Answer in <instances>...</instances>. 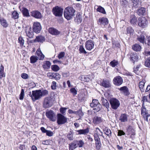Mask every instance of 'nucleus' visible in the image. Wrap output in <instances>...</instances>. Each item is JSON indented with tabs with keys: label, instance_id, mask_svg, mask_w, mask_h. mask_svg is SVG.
<instances>
[{
	"label": "nucleus",
	"instance_id": "49",
	"mask_svg": "<svg viewBox=\"0 0 150 150\" xmlns=\"http://www.w3.org/2000/svg\"><path fill=\"white\" fill-rule=\"evenodd\" d=\"M55 73L52 72H49L47 73V75L50 79H52L55 77Z\"/></svg>",
	"mask_w": 150,
	"mask_h": 150
},
{
	"label": "nucleus",
	"instance_id": "1",
	"mask_svg": "<svg viewBox=\"0 0 150 150\" xmlns=\"http://www.w3.org/2000/svg\"><path fill=\"white\" fill-rule=\"evenodd\" d=\"M75 11V10L71 7L68 6L66 8L64 12L65 18L67 20H71L74 15Z\"/></svg>",
	"mask_w": 150,
	"mask_h": 150
},
{
	"label": "nucleus",
	"instance_id": "21",
	"mask_svg": "<svg viewBox=\"0 0 150 150\" xmlns=\"http://www.w3.org/2000/svg\"><path fill=\"white\" fill-rule=\"evenodd\" d=\"M130 22L132 25H135L137 23V18L134 15H131L130 17Z\"/></svg>",
	"mask_w": 150,
	"mask_h": 150
},
{
	"label": "nucleus",
	"instance_id": "63",
	"mask_svg": "<svg viewBox=\"0 0 150 150\" xmlns=\"http://www.w3.org/2000/svg\"><path fill=\"white\" fill-rule=\"evenodd\" d=\"M55 74L54 75L55 77H54V78H55L57 80L59 79L60 78V75L59 74V73H55Z\"/></svg>",
	"mask_w": 150,
	"mask_h": 150
},
{
	"label": "nucleus",
	"instance_id": "31",
	"mask_svg": "<svg viewBox=\"0 0 150 150\" xmlns=\"http://www.w3.org/2000/svg\"><path fill=\"white\" fill-rule=\"evenodd\" d=\"M145 9L143 7H142L138 10L137 13L139 16H144L145 13Z\"/></svg>",
	"mask_w": 150,
	"mask_h": 150
},
{
	"label": "nucleus",
	"instance_id": "11",
	"mask_svg": "<svg viewBox=\"0 0 150 150\" xmlns=\"http://www.w3.org/2000/svg\"><path fill=\"white\" fill-rule=\"evenodd\" d=\"M94 42L91 40L87 41L85 43V47L86 49L89 51L91 50L94 47Z\"/></svg>",
	"mask_w": 150,
	"mask_h": 150
},
{
	"label": "nucleus",
	"instance_id": "64",
	"mask_svg": "<svg viewBox=\"0 0 150 150\" xmlns=\"http://www.w3.org/2000/svg\"><path fill=\"white\" fill-rule=\"evenodd\" d=\"M67 109L65 108H62L60 109V112L62 114H63L65 112Z\"/></svg>",
	"mask_w": 150,
	"mask_h": 150
},
{
	"label": "nucleus",
	"instance_id": "15",
	"mask_svg": "<svg viewBox=\"0 0 150 150\" xmlns=\"http://www.w3.org/2000/svg\"><path fill=\"white\" fill-rule=\"evenodd\" d=\"M31 15L33 17L38 19H40L42 17L41 13L38 11H33L31 12Z\"/></svg>",
	"mask_w": 150,
	"mask_h": 150
},
{
	"label": "nucleus",
	"instance_id": "28",
	"mask_svg": "<svg viewBox=\"0 0 150 150\" xmlns=\"http://www.w3.org/2000/svg\"><path fill=\"white\" fill-rule=\"evenodd\" d=\"M36 53L38 57V58L40 60L43 59L45 56L42 53L40 49H38L37 50Z\"/></svg>",
	"mask_w": 150,
	"mask_h": 150
},
{
	"label": "nucleus",
	"instance_id": "53",
	"mask_svg": "<svg viewBox=\"0 0 150 150\" xmlns=\"http://www.w3.org/2000/svg\"><path fill=\"white\" fill-rule=\"evenodd\" d=\"M94 139L95 141H98L100 140V138L99 137L98 133H96L94 134Z\"/></svg>",
	"mask_w": 150,
	"mask_h": 150
},
{
	"label": "nucleus",
	"instance_id": "27",
	"mask_svg": "<svg viewBox=\"0 0 150 150\" xmlns=\"http://www.w3.org/2000/svg\"><path fill=\"white\" fill-rule=\"evenodd\" d=\"M101 84L103 86L106 88H109L110 86V82L108 80H103Z\"/></svg>",
	"mask_w": 150,
	"mask_h": 150
},
{
	"label": "nucleus",
	"instance_id": "33",
	"mask_svg": "<svg viewBox=\"0 0 150 150\" xmlns=\"http://www.w3.org/2000/svg\"><path fill=\"white\" fill-rule=\"evenodd\" d=\"M22 12L24 16L25 17H29L30 16L29 11L26 8H23Z\"/></svg>",
	"mask_w": 150,
	"mask_h": 150
},
{
	"label": "nucleus",
	"instance_id": "29",
	"mask_svg": "<svg viewBox=\"0 0 150 150\" xmlns=\"http://www.w3.org/2000/svg\"><path fill=\"white\" fill-rule=\"evenodd\" d=\"M102 119L101 117L95 116L93 119V122L95 124H99L102 122Z\"/></svg>",
	"mask_w": 150,
	"mask_h": 150
},
{
	"label": "nucleus",
	"instance_id": "52",
	"mask_svg": "<svg viewBox=\"0 0 150 150\" xmlns=\"http://www.w3.org/2000/svg\"><path fill=\"white\" fill-rule=\"evenodd\" d=\"M65 54V53L64 52H61L58 54V57L59 59H62L64 57Z\"/></svg>",
	"mask_w": 150,
	"mask_h": 150
},
{
	"label": "nucleus",
	"instance_id": "16",
	"mask_svg": "<svg viewBox=\"0 0 150 150\" xmlns=\"http://www.w3.org/2000/svg\"><path fill=\"white\" fill-rule=\"evenodd\" d=\"M49 32L51 34L57 35L60 33V32L53 28H50L49 29Z\"/></svg>",
	"mask_w": 150,
	"mask_h": 150
},
{
	"label": "nucleus",
	"instance_id": "17",
	"mask_svg": "<svg viewBox=\"0 0 150 150\" xmlns=\"http://www.w3.org/2000/svg\"><path fill=\"white\" fill-rule=\"evenodd\" d=\"M130 56V60L133 63L137 61L138 57L136 53H131Z\"/></svg>",
	"mask_w": 150,
	"mask_h": 150
},
{
	"label": "nucleus",
	"instance_id": "34",
	"mask_svg": "<svg viewBox=\"0 0 150 150\" xmlns=\"http://www.w3.org/2000/svg\"><path fill=\"white\" fill-rule=\"evenodd\" d=\"M127 132L128 134H135L134 129L131 126H129L128 127L127 129Z\"/></svg>",
	"mask_w": 150,
	"mask_h": 150
},
{
	"label": "nucleus",
	"instance_id": "51",
	"mask_svg": "<svg viewBox=\"0 0 150 150\" xmlns=\"http://www.w3.org/2000/svg\"><path fill=\"white\" fill-rule=\"evenodd\" d=\"M24 91L23 89H22L21 93L20 95L19 99L21 100H22L24 98Z\"/></svg>",
	"mask_w": 150,
	"mask_h": 150
},
{
	"label": "nucleus",
	"instance_id": "4",
	"mask_svg": "<svg viewBox=\"0 0 150 150\" xmlns=\"http://www.w3.org/2000/svg\"><path fill=\"white\" fill-rule=\"evenodd\" d=\"M53 105L52 99L50 97L45 98L43 103V106L45 108H48Z\"/></svg>",
	"mask_w": 150,
	"mask_h": 150
},
{
	"label": "nucleus",
	"instance_id": "13",
	"mask_svg": "<svg viewBox=\"0 0 150 150\" xmlns=\"http://www.w3.org/2000/svg\"><path fill=\"white\" fill-rule=\"evenodd\" d=\"M25 32L27 36L30 38H32L34 35L33 32L30 27H28L25 28Z\"/></svg>",
	"mask_w": 150,
	"mask_h": 150
},
{
	"label": "nucleus",
	"instance_id": "32",
	"mask_svg": "<svg viewBox=\"0 0 150 150\" xmlns=\"http://www.w3.org/2000/svg\"><path fill=\"white\" fill-rule=\"evenodd\" d=\"M132 48L135 51H139L141 49V46L138 44H135L133 45Z\"/></svg>",
	"mask_w": 150,
	"mask_h": 150
},
{
	"label": "nucleus",
	"instance_id": "62",
	"mask_svg": "<svg viewBox=\"0 0 150 150\" xmlns=\"http://www.w3.org/2000/svg\"><path fill=\"white\" fill-rule=\"evenodd\" d=\"M125 134V133L123 130H118V136H121L122 135H124Z\"/></svg>",
	"mask_w": 150,
	"mask_h": 150
},
{
	"label": "nucleus",
	"instance_id": "2",
	"mask_svg": "<svg viewBox=\"0 0 150 150\" xmlns=\"http://www.w3.org/2000/svg\"><path fill=\"white\" fill-rule=\"evenodd\" d=\"M30 95L33 101H35L39 100L42 97L41 90L33 91H32V94L31 92H30L29 95Z\"/></svg>",
	"mask_w": 150,
	"mask_h": 150
},
{
	"label": "nucleus",
	"instance_id": "20",
	"mask_svg": "<svg viewBox=\"0 0 150 150\" xmlns=\"http://www.w3.org/2000/svg\"><path fill=\"white\" fill-rule=\"evenodd\" d=\"M128 115L126 114H122L121 115L119 118V120L121 122H125L127 121Z\"/></svg>",
	"mask_w": 150,
	"mask_h": 150
},
{
	"label": "nucleus",
	"instance_id": "14",
	"mask_svg": "<svg viewBox=\"0 0 150 150\" xmlns=\"http://www.w3.org/2000/svg\"><path fill=\"white\" fill-rule=\"evenodd\" d=\"M147 37L146 33L144 32H142L141 33V35L138 36L137 40L143 44L145 42V37Z\"/></svg>",
	"mask_w": 150,
	"mask_h": 150
},
{
	"label": "nucleus",
	"instance_id": "42",
	"mask_svg": "<svg viewBox=\"0 0 150 150\" xmlns=\"http://www.w3.org/2000/svg\"><path fill=\"white\" fill-rule=\"evenodd\" d=\"M67 137L69 140H72L74 139L73 134L72 132H70L67 135Z\"/></svg>",
	"mask_w": 150,
	"mask_h": 150
},
{
	"label": "nucleus",
	"instance_id": "24",
	"mask_svg": "<svg viewBox=\"0 0 150 150\" xmlns=\"http://www.w3.org/2000/svg\"><path fill=\"white\" fill-rule=\"evenodd\" d=\"M98 23L100 24H103L105 25L108 24V20L107 18H102L99 19Z\"/></svg>",
	"mask_w": 150,
	"mask_h": 150
},
{
	"label": "nucleus",
	"instance_id": "61",
	"mask_svg": "<svg viewBox=\"0 0 150 150\" xmlns=\"http://www.w3.org/2000/svg\"><path fill=\"white\" fill-rule=\"evenodd\" d=\"M70 91L74 95H76L77 94V91L74 88H71Z\"/></svg>",
	"mask_w": 150,
	"mask_h": 150
},
{
	"label": "nucleus",
	"instance_id": "5",
	"mask_svg": "<svg viewBox=\"0 0 150 150\" xmlns=\"http://www.w3.org/2000/svg\"><path fill=\"white\" fill-rule=\"evenodd\" d=\"M45 115L49 120L52 121L54 122L56 120V115L54 112L51 110H47L46 112Z\"/></svg>",
	"mask_w": 150,
	"mask_h": 150
},
{
	"label": "nucleus",
	"instance_id": "58",
	"mask_svg": "<svg viewBox=\"0 0 150 150\" xmlns=\"http://www.w3.org/2000/svg\"><path fill=\"white\" fill-rule=\"evenodd\" d=\"M21 77L24 79H27L28 77V75L26 74L23 73L21 74Z\"/></svg>",
	"mask_w": 150,
	"mask_h": 150
},
{
	"label": "nucleus",
	"instance_id": "60",
	"mask_svg": "<svg viewBox=\"0 0 150 150\" xmlns=\"http://www.w3.org/2000/svg\"><path fill=\"white\" fill-rule=\"evenodd\" d=\"M46 134L47 136L50 137L52 136L53 134V132L52 131L49 130H47Z\"/></svg>",
	"mask_w": 150,
	"mask_h": 150
},
{
	"label": "nucleus",
	"instance_id": "43",
	"mask_svg": "<svg viewBox=\"0 0 150 150\" xmlns=\"http://www.w3.org/2000/svg\"><path fill=\"white\" fill-rule=\"evenodd\" d=\"M84 142L82 140L77 141V145L79 147H82L84 144Z\"/></svg>",
	"mask_w": 150,
	"mask_h": 150
},
{
	"label": "nucleus",
	"instance_id": "10",
	"mask_svg": "<svg viewBox=\"0 0 150 150\" xmlns=\"http://www.w3.org/2000/svg\"><path fill=\"white\" fill-rule=\"evenodd\" d=\"M42 29L40 23L38 22H35L33 23V30L36 33H40Z\"/></svg>",
	"mask_w": 150,
	"mask_h": 150
},
{
	"label": "nucleus",
	"instance_id": "8",
	"mask_svg": "<svg viewBox=\"0 0 150 150\" xmlns=\"http://www.w3.org/2000/svg\"><path fill=\"white\" fill-rule=\"evenodd\" d=\"M57 122L59 125L64 124L67 122V118L62 114H58Z\"/></svg>",
	"mask_w": 150,
	"mask_h": 150
},
{
	"label": "nucleus",
	"instance_id": "22",
	"mask_svg": "<svg viewBox=\"0 0 150 150\" xmlns=\"http://www.w3.org/2000/svg\"><path fill=\"white\" fill-rule=\"evenodd\" d=\"M82 20L81 15L78 13L76 15V17L74 18L75 21L77 23L79 24L81 23Z\"/></svg>",
	"mask_w": 150,
	"mask_h": 150
},
{
	"label": "nucleus",
	"instance_id": "38",
	"mask_svg": "<svg viewBox=\"0 0 150 150\" xmlns=\"http://www.w3.org/2000/svg\"><path fill=\"white\" fill-rule=\"evenodd\" d=\"M30 63L33 64L36 62L38 59V57L35 56H33L30 58Z\"/></svg>",
	"mask_w": 150,
	"mask_h": 150
},
{
	"label": "nucleus",
	"instance_id": "23",
	"mask_svg": "<svg viewBox=\"0 0 150 150\" xmlns=\"http://www.w3.org/2000/svg\"><path fill=\"white\" fill-rule=\"evenodd\" d=\"M144 103L142 104V107L141 108V114L143 116H145L147 115H149L147 112V111L144 106Z\"/></svg>",
	"mask_w": 150,
	"mask_h": 150
},
{
	"label": "nucleus",
	"instance_id": "47",
	"mask_svg": "<svg viewBox=\"0 0 150 150\" xmlns=\"http://www.w3.org/2000/svg\"><path fill=\"white\" fill-rule=\"evenodd\" d=\"M79 50L80 53H82L85 54H86L87 53L86 52V51L82 45H81L80 46Z\"/></svg>",
	"mask_w": 150,
	"mask_h": 150
},
{
	"label": "nucleus",
	"instance_id": "45",
	"mask_svg": "<svg viewBox=\"0 0 150 150\" xmlns=\"http://www.w3.org/2000/svg\"><path fill=\"white\" fill-rule=\"evenodd\" d=\"M95 144L96 149L98 150L100 149L101 145L100 140L96 141Z\"/></svg>",
	"mask_w": 150,
	"mask_h": 150
},
{
	"label": "nucleus",
	"instance_id": "30",
	"mask_svg": "<svg viewBox=\"0 0 150 150\" xmlns=\"http://www.w3.org/2000/svg\"><path fill=\"white\" fill-rule=\"evenodd\" d=\"M45 38L42 36H37L35 39L34 40V42H43L45 40Z\"/></svg>",
	"mask_w": 150,
	"mask_h": 150
},
{
	"label": "nucleus",
	"instance_id": "7",
	"mask_svg": "<svg viewBox=\"0 0 150 150\" xmlns=\"http://www.w3.org/2000/svg\"><path fill=\"white\" fill-rule=\"evenodd\" d=\"M148 23V21L145 17H140L138 18V24L139 26L142 28H144L146 27Z\"/></svg>",
	"mask_w": 150,
	"mask_h": 150
},
{
	"label": "nucleus",
	"instance_id": "39",
	"mask_svg": "<svg viewBox=\"0 0 150 150\" xmlns=\"http://www.w3.org/2000/svg\"><path fill=\"white\" fill-rule=\"evenodd\" d=\"M12 18L14 19H18L19 18V14L16 11H13L11 15Z\"/></svg>",
	"mask_w": 150,
	"mask_h": 150
},
{
	"label": "nucleus",
	"instance_id": "41",
	"mask_svg": "<svg viewBox=\"0 0 150 150\" xmlns=\"http://www.w3.org/2000/svg\"><path fill=\"white\" fill-rule=\"evenodd\" d=\"M118 63V62L116 60H113L110 63V64L112 67H115L117 65Z\"/></svg>",
	"mask_w": 150,
	"mask_h": 150
},
{
	"label": "nucleus",
	"instance_id": "54",
	"mask_svg": "<svg viewBox=\"0 0 150 150\" xmlns=\"http://www.w3.org/2000/svg\"><path fill=\"white\" fill-rule=\"evenodd\" d=\"M142 100V101L143 102L142 103H144V102H149V101L148 99V98L147 96H145L143 97Z\"/></svg>",
	"mask_w": 150,
	"mask_h": 150
},
{
	"label": "nucleus",
	"instance_id": "57",
	"mask_svg": "<svg viewBox=\"0 0 150 150\" xmlns=\"http://www.w3.org/2000/svg\"><path fill=\"white\" fill-rule=\"evenodd\" d=\"M57 87L56 83L55 81H53L51 86V88L52 89L54 90Z\"/></svg>",
	"mask_w": 150,
	"mask_h": 150
},
{
	"label": "nucleus",
	"instance_id": "25",
	"mask_svg": "<svg viewBox=\"0 0 150 150\" xmlns=\"http://www.w3.org/2000/svg\"><path fill=\"white\" fill-rule=\"evenodd\" d=\"M119 90L123 93L125 95L127 96L129 94L128 88L126 86L121 87L119 89Z\"/></svg>",
	"mask_w": 150,
	"mask_h": 150
},
{
	"label": "nucleus",
	"instance_id": "56",
	"mask_svg": "<svg viewBox=\"0 0 150 150\" xmlns=\"http://www.w3.org/2000/svg\"><path fill=\"white\" fill-rule=\"evenodd\" d=\"M19 42L21 46L23 45L24 43V40L22 37H19L18 38Z\"/></svg>",
	"mask_w": 150,
	"mask_h": 150
},
{
	"label": "nucleus",
	"instance_id": "26",
	"mask_svg": "<svg viewBox=\"0 0 150 150\" xmlns=\"http://www.w3.org/2000/svg\"><path fill=\"white\" fill-rule=\"evenodd\" d=\"M77 146V141H74L72 143L69 144V150H73L76 148Z\"/></svg>",
	"mask_w": 150,
	"mask_h": 150
},
{
	"label": "nucleus",
	"instance_id": "40",
	"mask_svg": "<svg viewBox=\"0 0 150 150\" xmlns=\"http://www.w3.org/2000/svg\"><path fill=\"white\" fill-rule=\"evenodd\" d=\"M98 6V8L97 9V11L103 14L106 13V12L103 8L100 6Z\"/></svg>",
	"mask_w": 150,
	"mask_h": 150
},
{
	"label": "nucleus",
	"instance_id": "6",
	"mask_svg": "<svg viewBox=\"0 0 150 150\" xmlns=\"http://www.w3.org/2000/svg\"><path fill=\"white\" fill-rule=\"evenodd\" d=\"M110 103L111 108L115 110L117 109L120 105L119 101L115 98H112L110 100Z\"/></svg>",
	"mask_w": 150,
	"mask_h": 150
},
{
	"label": "nucleus",
	"instance_id": "12",
	"mask_svg": "<svg viewBox=\"0 0 150 150\" xmlns=\"http://www.w3.org/2000/svg\"><path fill=\"white\" fill-rule=\"evenodd\" d=\"M113 81L115 85L120 86L122 83L123 79L121 76H117L114 78Z\"/></svg>",
	"mask_w": 150,
	"mask_h": 150
},
{
	"label": "nucleus",
	"instance_id": "50",
	"mask_svg": "<svg viewBox=\"0 0 150 150\" xmlns=\"http://www.w3.org/2000/svg\"><path fill=\"white\" fill-rule=\"evenodd\" d=\"M140 2V0H133V5L135 7L137 6Z\"/></svg>",
	"mask_w": 150,
	"mask_h": 150
},
{
	"label": "nucleus",
	"instance_id": "35",
	"mask_svg": "<svg viewBox=\"0 0 150 150\" xmlns=\"http://www.w3.org/2000/svg\"><path fill=\"white\" fill-rule=\"evenodd\" d=\"M145 83L144 81L142 80L139 83V87L141 92H144V88Z\"/></svg>",
	"mask_w": 150,
	"mask_h": 150
},
{
	"label": "nucleus",
	"instance_id": "55",
	"mask_svg": "<svg viewBox=\"0 0 150 150\" xmlns=\"http://www.w3.org/2000/svg\"><path fill=\"white\" fill-rule=\"evenodd\" d=\"M41 93L42 97L48 94V91L46 90H43L42 91L41 90Z\"/></svg>",
	"mask_w": 150,
	"mask_h": 150
},
{
	"label": "nucleus",
	"instance_id": "18",
	"mask_svg": "<svg viewBox=\"0 0 150 150\" xmlns=\"http://www.w3.org/2000/svg\"><path fill=\"white\" fill-rule=\"evenodd\" d=\"M76 131L78 132V134H83L86 135L88 134L89 131V129L88 128H87L84 129H81L78 130Z\"/></svg>",
	"mask_w": 150,
	"mask_h": 150
},
{
	"label": "nucleus",
	"instance_id": "59",
	"mask_svg": "<svg viewBox=\"0 0 150 150\" xmlns=\"http://www.w3.org/2000/svg\"><path fill=\"white\" fill-rule=\"evenodd\" d=\"M139 66L138 65L136 66L134 68L133 71L136 74H137L138 73V72L139 71Z\"/></svg>",
	"mask_w": 150,
	"mask_h": 150
},
{
	"label": "nucleus",
	"instance_id": "36",
	"mask_svg": "<svg viewBox=\"0 0 150 150\" xmlns=\"http://www.w3.org/2000/svg\"><path fill=\"white\" fill-rule=\"evenodd\" d=\"M0 21L1 24L4 27L6 28L8 26V24L6 20L2 18L0 19Z\"/></svg>",
	"mask_w": 150,
	"mask_h": 150
},
{
	"label": "nucleus",
	"instance_id": "48",
	"mask_svg": "<svg viewBox=\"0 0 150 150\" xmlns=\"http://www.w3.org/2000/svg\"><path fill=\"white\" fill-rule=\"evenodd\" d=\"M145 65L146 67H150V57L146 60L145 62Z\"/></svg>",
	"mask_w": 150,
	"mask_h": 150
},
{
	"label": "nucleus",
	"instance_id": "44",
	"mask_svg": "<svg viewBox=\"0 0 150 150\" xmlns=\"http://www.w3.org/2000/svg\"><path fill=\"white\" fill-rule=\"evenodd\" d=\"M52 69L54 71H57L59 70V67L56 65H54L51 66Z\"/></svg>",
	"mask_w": 150,
	"mask_h": 150
},
{
	"label": "nucleus",
	"instance_id": "9",
	"mask_svg": "<svg viewBox=\"0 0 150 150\" xmlns=\"http://www.w3.org/2000/svg\"><path fill=\"white\" fill-rule=\"evenodd\" d=\"M53 14L56 16H61L62 15L63 9L57 6L54 7L52 9Z\"/></svg>",
	"mask_w": 150,
	"mask_h": 150
},
{
	"label": "nucleus",
	"instance_id": "19",
	"mask_svg": "<svg viewBox=\"0 0 150 150\" xmlns=\"http://www.w3.org/2000/svg\"><path fill=\"white\" fill-rule=\"evenodd\" d=\"M101 98L102 105L106 107L108 111H109L108 108L109 104L108 101L103 97H102Z\"/></svg>",
	"mask_w": 150,
	"mask_h": 150
},
{
	"label": "nucleus",
	"instance_id": "37",
	"mask_svg": "<svg viewBox=\"0 0 150 150\" xmlns=\"http://www.w3.org/2000/svg\"><path fill=\"white\" fill-rule=\"evenodd\" d=\"M104 133L109 137L111 136V132L110 130L107 127H105L103 129Z\"/></svg>",
	"mask_w": 150,
	"mask_h": 150
},
{
	"label": "nucleus",
	"instance_id": "3",
	"mask_svg": "<svg viewBox=\"0 0 150 150\" xmlns=\"http://www.w3.org/2000/svg\"><path fill=\"white\" fill-rule=\"evenodd\" d=\"M90 105L91 107L93 108V110H96V112L100 111L101 108V106L98 100L96 99L93 100Z\"/></svg>",
	"mask_w": 150,
	"mask_h": 150
},
{
	"label": "nucleus",
	"instance_id": "46",
	"mask_svg": "<svg viewBox=\"0 0 150 150\" xmlns=\"http://www.w3.org/2000/svg\"><path fill=\"white\" fill-rule=\"evenodd\" d=\"M127 34H129L131 35H133L134 32V30L131 27H129L127 28Z\"/></svg>",
	"mask_w": 150,
	"mask_h": 150
}]
</instances>
